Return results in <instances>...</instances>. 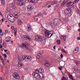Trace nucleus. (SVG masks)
Here are the masks:
<instances>
[{"label": "nucleus", "instance_id": "f257e3e1", "mask_svg": "<svg viewBox=\"0 0 80 80\" xmlns=\"http://www.w3.org/2000/svg\"><path fill=\"white\" fill-rule=\"evenodd\" d=\"M18 58L20 61H23L25 60L26 61H28L32 59V58L30 56H23L22 57L19 56Z\"/></svg>", "mask_w": 80, "mask_h": 80}, {"label": "nucleus", "instance_id": "f03ea898", "mask_svg": "<svg viewBox=\"0 0 80 80\" xmlns=\"http://www.w3.org/2000/svg\"><path fill=\"white\" fill-rule=\"evenodd\" d=\"M35 37V40L38 42H41L43 45L45 44V40L43 39V38L42 37L39 36H36Z\"/></svg>", "mask_w": 80, "mask_h": 80}, {"label": "nucleus", "instance_id": "7ed1b4c3", "mask_svg": "<svg viewBox=\"0 0 80 80\" xmlns=\"http://www.w3.org/2000/svg\"><path fill=\"white\" fill-rule=\"evenodd\" d=\"M65 14L68 15V17H70L72 15V12H71V9L69 8L66 9L64 12Z\"/></svg>", "mask_w": 80, "mask_h": 80}, {"label": "nucleus", "instance_id": "20e7f679", "mask_svg": "<svg viewBox=\"0 0 80 80\" xmlns=\"http://www.w3.org/2000/svg\"><path fill=\"white\" fill-rule=\"evenodd\" d=\"M60 21L58 18H54L53 20L54 24H55L56 25H58L60 24Z\"/></svg>", "mask_w": 80, "mask_h": 80}, {"label": "nucleus", "instance_id": "39448f33", "mask_svg": "<svg viewBox=\"0 0 80 80\" xmlns=\"http://www.w3.org/2000/svg\"><path fill=\"white\" fill-rule=\"evenodd\" d=\"M36 78H37V79H40L41 78L42 80L43 79V78H44V77L45 76L42 74V78H41V76L39 74H36V76H34Z\"/></svg>", "mask_w": 80, "mask_h": 80}, {"label": "nucleus", "instance_id": "423d86ee", "mask_svg": "<svg viewBox=\"0 0 80 80\" xmlns=\"http://www.w3.org/2000/svg\"><path fill=\"white\" fill-rule=\"evenodd\" d=\"M39 73H40L39 70L38 69H37L33 71L32 75L33 76H36V75H37V74H38Z\"/></svg>", "mask_w": 80, "mask_h": 80}, {"label": "nucleus", "instance_id": "0eeeda50", "mask_svg": "<svg viewBox=\"0 0 80 80\" xmlns=\"http://www.w3.org/2000/svg\"><path fill=\"white\" fill-rule=\"evenodd\" d=\"M13 76L16 79H20V76L18 75L17 73H14Z\"/></svg>", "mask_w": 80, "mask_h": 80}, {"label": "nucleus", "instance_id": "6e6552de", "mask_svg": "<svg viewBox=\"0 0 80 80\" xmlns=\"http://www.w3.org/2000/svg\"><path fill=\"white\" fill-rule=\"evenodd\" d=\"M45 35H46L47 37H48L49 38V36L50 35H51V32L47 30H46L44 31Z\"/></svg>", "mask_w": 80, "mask_h": 80}, {"label": "nucleus", "instance_id": "1a4fd4ad", "mask_svg": "<svg viewBox=\"0 0 80 80\" xmlns=\"http://www.w3.org/2000/svg\"><path fill=\"white\" fill-rule=\"evenodd\" d=\"M73 4H74V2H72V1H71L67 3V5L68 7H72Z\"/></svg>", "mask_w": 80, "mask_h": 80}, {"label": "nucleus", "instance_id": "9d476101", "mask_svg": "<svg viewBox=\"0 0 80 80\" xmlns=\"http://www.w3.org/2000/svg\"><path fill=\"white\" fill-rule=\"evenodd\" d=\"M33 8V5L30 4L29 5V7L28 8V11H31V10H32Z\"/></svg>", "mask_w": 80, "mask_h": 80}, {"label": "nucleus", "instance_id": "9b49d317", "mask_svg": "<svg viewBox=\"0 0 80 80\" xmlns=\"http://www.w3.org/2000/svg\"><path fill=\"white\" fill-rule=\"evenodd\" d=\"M8 19V20H10L11 18H12L13 17V14L9 13L8 14L7 16Z\"/></svg>", "mask_w": 80, "mask_h": 80}, {"label": "nucleus", "instance_id": "f8f14e48", "mask_svg": "<svg viewBox=\"0 0 80 80\" xmlns=\"http://www.w3.org/2000/svg\"><path fill=\"white\" fill-rule=\"evenodd\" d=\"M74 72H77V73H78L79 72V69L77 68V66H75L73 68Z\"/></svg>", "mask_w": 80, "mask_h": 80}, {"label": "nucleus", "instance_id": "ddd939ff", "mask_svg": "<svg viewBox=\"0 0 80 80\" xmlns=\"http://www.w3.org/2000/svg\"><path fill=\"white\" fill-rule=\"evenodd\" d=\"M24 65L23 64L21 63V62H19L18 63V66L19 68H20V69H21L22 68V67Z\"/></svg>", "mask_w": 80, "mask_h": 80}, {"label": "nucleus", "instance_id": "4468645a", "mask_svg": "<svg viewBox=\"0 0 80 80\" xmlns=\"http://www.w3.org/2000/svg\"><path fill=\"white\" fill-rule=\"evenodd\" d=\"M79 48L78 47H77L75 48L74 50L72 51L73 53H77L78 52V49Z\"/></svg>", "mask_w": 80, "mask_h": 80}, {"label": "nucleus", "instance_id": "2eb2a0df", "mask_svg": "<svg viewBox=\"0 0 80 80\" xmlns=\"http://www.w3.org/2000/svg\"><path fill=\"white\" fill-rule=\"evenodd\" d=\"M23 38L24 39V40H27L28 39V40H29L30 41L31 40V39H30V37H29L28 36H27V35L24 36H23Z\"/></svg>", "mask_w": 80, "mask_h": 80}, {"label": "nucleus", "instance_id": "dca6fc26", "mask_svg": "<svg viewBox=\"0 0 80 80\" xmlns=\"http://www.w3.org/2000/svg\"><path fill=\"white\" fill-rule=\"evenodd\" d=\"M16 18H14L13 17L12 18H11L10 19H9L8 20L11 22L12 23H14V22H15V20H16Z\"/></svg>", "mask_w": 80, "mask_h": 80}, {"label": "nucleus", "instance_id": "f3484780", "mask_svg": "<svg viewBox=\"0 0 80 80\" xmlns=\"http://www.w3.org/2000/svg\"><path fill=\"white\" fill-rule=\"evenodd\" d=\"M27 29L28 32L30 31V30H32V28H31V26H30V25L29 24L27 26Z\"/></svg>", "mask_w": 80, "mask_h": 80}, {"label": "nucleus", "instance_id": "a211bd4d", "mask_svg": "<svg viewBox=\"0 0 80 80\" xmlns=\"http://www.w3.org/2000/svg\"><path fill=\"white\" fill-rule=\"evenodd\" d=\"M22 47L26 48H28L29 47V46L28 45L23 43L22 44Z\"/></svg>", "mask_w": 80, "mask_h": 80}, {"label": "nucleus", "instance_id": "6ab92c4d", "mask_svg": "<svg viewBox=\"0 0 80 80\" xmlns=\"http://www.w3.org/2000/svg\"><path fill=\"white\" fill-rule=\"evenodd\" d=\"M66 36H62L61 37V39H62V40H63V41H64V42H65L66 41Z\"/></svg>", "mask_w": 80, "mask_h": 80}, {"label": "nucleus", "instance_id": "aec40b11", "mask_svg": "<svg viewBox=\"0 0 80 80\" xmlns=\"http://www.w3.org/2000/svg\"><path fill=\"white\" fill-rule=\"evenodd\" d=\"M38 69L39 72L41 73H43L44 72V70L42 68H39Z\"/></svg>", "mask_w": 80, "mask_h": 80}, {"label": "nucleus", "instance_id": "412c9836", "mask_svg": "<svg viewBox=\"0 0 80 80\" xmlns=\"http://www.w3.org/2000/svg\"><path fill=\"white\" fill-rule=\"evenodd\" d=\"M42 53H38V55H37V58H38V59L40 58H41V57H42Z\"/></svg>", "mask_w": 80, "mask_h": 80}, {"label": "nucleus", "instance_id": "4be33fe9", "mask_svg": "<svg viewBox=\"0 0 80 80\" xmlns=\"http://www.w3.org/2000/svg\"><path fill=\"white\" fill-rule=\"evenodd\" d=\"M18 25H22V22L21 21V20L20 19H18Z\"/></svg>", "mask_w": 80, "mask_h": 80}, {"label": "nucleus", "instance_id": "5701e85b", "mask_svg": "<svg viewBox=\"0 0 80 80\" xmlns=\"http://www.w3.org/2000/svg\"><path fill=\"white\" fill-rule=\"evenodd\" d=\"M57 3H58V2L57 1H53L52 2L51 5H55V4H57Z\"/></svg>", "mask_w": 80, "mask_h": 80}, {"label": "nucleus", "instance_id": "b1692460", "mask_svg": "<svg viewBox=\"0 0 80 80\" xmlns=\"http://www.w3.org/2000/svg\"><path fill=\"white\" fill-rule=\"evenodd\" d=\"M14 14L15 15V18H16V19L18 18V16H17V15H18V13L17 12H15L14 13Z\"/></svg>", "mask_w": 80, "mask_h": 80}, {"label": "nucleus", "instance_id": "393cba45", "mask_svg": "<svg viewBox=\"0 0 80 80\" xmlns=\"http://www.w3.org/2000/svg\"><path fill=\"white\" fill-rule=\"evenodd\" d=\"M45 65L46 67H49L50 66V64L49 63H48V62L46 64H45Z\"/></svg>", "mask_w": 80, "mask_h": 80}, {"label": "nucleus", "instance_id": "a878e982", "mask_svg": "<svg viewBox=\"0 0 80 80\" xmlns=\"http://www.w3.org/2000/svg\"><path fill=\"white\" fill-rule=\"evenodd\" d=\"M5 0H2V5H5Z\"/></svg>", "mask_w": 80, "mask_h": 80}, {"label": "nucleus", "instance_id": "bb28decb", "mask_svg": "<svg viewBox=\"0 0 80 80\" xmlns=\"http://www.w3.org/2000/svg\"><path fill=\"white\" fill-rule=\"evenodd\" d=\"M68 75L70 78H71V80H73V77H72V75L70 74V73H69Z\"/></svg>", "mask_w": 80, "mask_h": 80}, {"label": "nucleus", "instance_id": "cd10ccee", "mask_svg": "<svg viewBox=\"0 0 80 80\" xmlns=\"http://www.w3.org/2000/svg\"><path fill=\"white\" fill-rule=\"evenodd\" d=\"M61 80H68V78H67L65 77H63Z\"/></svg>", "mask_w": 80, "mask_h": 80}, {"label": "nucleus", "instance_id": "c85d7f7f", "mask_svg": "<svg viewBox=\"0 0 80 80\" xmlns=\"http://www.w3.org/2000/svg\"><path fill=\"white\" fill-rule=\"evenodd\" d=\"M47 62H48V61H46V60H44V61L42 62L44 64V65H45V64H46V63H47Z\"/></svg>", "mask_w": 80, "mask_h": 80}, {"label": "nucleus", "instance_id": "c756f323", "mask_svg": "<svg viewBox=\"0 0 80 80\" xmlns=\"http://www.w3.org/2000/svg\"><path fill=\"white\" fill-rule=\"evenodd\" d=\"M57 42L58 44V45L60 44V40H57Z\"/></svg>", "mask_w": 80, "mask_h": 80}, {"label": "nucleus", "instance_id": "7c9ffc66", "mask_svg": "<svg viewBox=\"0 0 80 80\" xmlns=\"http://www.w3.org/2000/svg\"><path fill=\"white\" fill-rule=\"evenodd\" d=\"M17 4L18 6H20V5H22V2H18L17 3Z\"/></svg>", "mask_w": 80, "mask_h": 80}, {"label": "nucleus", "instance_id": "2f4dec72", "mask_svg": "<svg viewBox=\"0 0 80 80\" xmlns=\"http://www.w3.org/2000/svg\"><path fill=\"white\" fill-rule=\"evenodd\" d=\"M40 15L41 17H42L43 15L42 14H41V13H39L38 14L36 15V16L38 17V16H40Z\"/></svg>", "mask_w": 80, "mask_h": 80}, {"label": "nucleus", "instance_id": "473e14b6", "mask_svg": "<svg viewBox=\"0 0 80 80\" xmlns=\"http://www.w3.org/2000/svg\"><path fill=\"white\" fill-rule=\"evenodd\" d=\"M7 43L5 42H4L2 44V46L3 47H6V44Z\"/></svg>", "mask_w": 80, "mask_h": 80}, {"label": "nucleus", "instance_id": "72a5a7b5", "mask_svg": "<svg viewBox=\"0 0 80 80\" xmlns=\"http://www.w3.org/2000/svg\"><path fill=\"white\" fill-rule=\"evenodd\" d=\"M68 30H72V27L70 26H68Z\"/></svg>", "mask_w": 80, "mask_h": 80}, {"label": "nucleus", "instance_id": "f704fd0d", "mask_svg": "<svg viewBox=\"0 0 80 80\" xmlns=\"http://www.w3.org/2000/svg\"><path fill=\"white\" fill-rule=\"evenodd\" d=\"M61 59V58H60V57H58V59L57 60L58 62H60V61Z\"/></svg>", "mask_w": 80, "mask_h": 80}, {"label": "nucleus", "instance_id": "c9c22d12", "mask_svg": "<svg viewBox=\"0 0 80 80\" xmlns=\"http://www.w3.org/2000/svg\"><path fill=\"white\" fill-rule=\"evenodd\" d=\"M61 50L63 52H64V53H67V52H66L65 51V50L63 49H61Z\"/></svg>", "mask_w": 80, "mask_h": 80}, {"label": "nucleus", "instance_id": "e433bc0d", "mask_svg": "<svg viewBox=\"0 0 80 80\" xmlns=\"http://www.w3.org/2000/svg\"><path fill=\"white\" fill-rule=\"evenodd\" d=\"M54 34V33H52L51 34H50L49 36V38H50L52 36H53V34Z\"/></svg>", "mask_w": 80, "mask_h": 80}, {"label": "nucleus", "instance_id": "4c0bfd02", "mask_svg": "<svg viewBox=\"0 0 80 80\" xmlns=\"http://www.w3.org/2000/svg\"><path fill=\"white\" fill-rule=\"evenodd\" d=\"M78 2V0H75L74 1L72 2L73 3H74V4H75V3H77Z\"/></svg>", "mask_w": 80, "mask_h": 80}, {"label": "nucleus", "instance_id": "58836bf2", "mask_svg": "<svg viewBox=\"0 0 80 80\" xmlns=\"http://www.w3.org/2000/svg\"><path fill=\"white\" fill-rule=\"evenodd\" d=\"M58 68L59 70H62V67L61 66L59 67Z\"/></svg>", "mask_w": 80, "mask_h": 80}, {"label": "nucleus", "instance_id": "ea45409f", "mask_svg": "<svg viewBox=\"0 0 80 80\" xmlns=\"http://www.w3.org/2000/svg\"><path fill=\"white\" fill-rule=\"evenodd\" d=\"M2 61L3 64L4 65H5V61H4V59H2Z\"/></svg>", "mask_w": 80, "mask_h": 80}, {"label": "nucleus", "instance_id": "a19ab883", "mask_svg": "<svg viewBox=\"0 0 80 80\" xmlns=\"http://www.w3.org/2000/svg\"><path fill=\"white\" fill-rule=\"evenodd\" d=\"M65 3L64 2H63L62 4H61V6H63V5H65Z\"/></svg>", "mask_w": 80, "mask_h": 80}, {"label": "nucleus", "instance_id": "79ce46f5", "mask_svg": "<svg viewBox=\"0 0 80 80\" xmlns=\"http://www.w3.org/2000/svg\"><path fill=\"white\" fill-rule=\"evenodd\" d=\"M6 53L7 55H9V54H10V52H9L8 51H7V52H6Z\"/></svg>", "mask_w": 80, "mask_h": 80}, {"label": "nucleus", "instance_id": "37998d69", "mask_svg": "<svg viewBox=\"0 0 80 80\" xmlns=\"http://www.w3.org/2000/svg\"><path fill=\"white\" fill-rule=\"evenodd\" d=\"M68 0H65L64 2V3H67V2H68Z\"/></svg>", "mask_w": 80, "mask_h": 80}, {"label": "nucleus", "instance_id": "c03bdc74", "mask_svg": "<svg viewBox=\"0 0 80 80\" xmlns=\"http://www.w3.org/2000/svg\"><path fill=\"white\" fill-rule=\"evenodd\" d=\"M3 56H4L5 58H7V55L6 54H3Z\"/></svg>", "mask_w": 80, "mask_h": 80}, {"label": "nucleus", "instance_id": "a18cd8bd", "mask_svg": "<svg viewBox=\"0 0 80 80\" xmlns=\"http://www.w3.org/2000/svg\"><path fill=\"white\" fill-rule=\"evenodd\" d=\"M12 7H13V8H14V7H15V4H13L12 5Z\"/></svg>", "mask_w": 80, "mask_h": 80}, {"label": "nucleus", "instance_id": "49530a36", "mask_svg": "<svg viewBox=\"0 0 80 80\" xmlns=\"http://www.w3.org/2000/svg\"><path fill=\"white\" fill-rule=\"evenodd\" d=\"M63 54H61V58H63Z\"/></svg>", "mask_w": 80, "mask_h": 80}, {"label": "nucleus", "instance_id": "de8ad7c7", "mask_svg": "<svg viewBox=\"0 0 80 80\" xmlns=\"http://www.w3.org/2000/svg\"><path fill=\"white\" fill-rule=\"evenodd\" d=\"M5 32L6 33H8V30H5Z\"/></svg>", "mask_w": 80, "mask_h": 80}, {"label": "nucleus", "instance_id": "09e8293b", "mask_svg": "<svg viewBox=\"0 0 80 80\" xmlns=\"http://www.w3.org/2000/svg\"><path fill=\"white\" fill-rule=\"evenodd\" d=\"M14 35H15V37H17V32H14Z\"/></svg>", "mask_w": 80, "mask_h": 80}, {"label": "nucleus", "instance_id": "8fccbe9b", "mask_svg": "<svg viewBox=\"0 0 80 80\" xmlns=\"http://www.w3.org/2000/svg\"><path fill=\"white\" fill-rule=\"evenodd\" d=\"M25 5V3L23 2H22L21 4V5Z\"/></svg>", "mask_w": 80, "mask_h": 80}, {"label": "nucleus", "instance_id": "3c124183", "mask_svg": "<svg viewBox=\"0 0 80 80\" xmlns=\"http://www.w3.org/2000/svg\"><path fill=\"white\" fill-rule=\"evenodd\" d=\"M56 7L58 8L59 7V4H57L56 6Z\"/></svg>", "mask_w": 80, "mask_h": 80}, {"label": "nucleus", "instance_id": "603ef678", "mask_svg": "<svg viewBox=\"0 0 80 80\" xmlns=\"http://www.w3.org/2000/svg\"><path fill=\"white\" fill-rule=\"evenodd\" d=\"M11 28H12V30H14V27L13 26H12L11 27Z\"/></svg>", "mask_w": 80, "mask_h": 80}, {"label": "nucleus", "instance_id": "864d4df0", "mask_svg": "<svg viewBox=\"0 0 80 80\" xmlns=\"http://www.w3.org/2000/svg\"><path fill=\"white\" fill-rule=\"evenodd\" d=\"M0 15L2 17H3V15H2V13H1V12H0Z\"/></svg>", "mask_w": 80, "mask_h": 80}, {"label": "nucleus", "instance_id": "5fc2aeb1", "mask_svg": "<svg viewBox=\"0 0 80 80\" xmlns=\"http://www.w3.org/2000/svg\"><path fill=\"white\" fill-rule=\"evenodd\" d=\"M17 32V28H15V30H14V32Z\"/></svg>", "mask_w": 80, "mask_h": 80}, {"label": "nucleus", "instance_id": "6e6d98bb", "mask_svg": "<svg viewBox=\"0 0 80 80\" xmlns=\"http://www.w3.org/2000/svg\"><path fill=\"white\" fill-rule=\"evenodd\" d=\"M30 2H31V3H34V2L33 1V0H31L30 1Z\"/></svg>", "mask_w": 80, "mask_h": 80}, {"label": "nucleus", "instance_id": "4d7b16f0", "mask_svg": "<svg viewBox=\"0 0 80 80\" xmlns=\"http://www.w3.org/2000/svg\"><path fill=\"white\" fill-rule=\"evenodd\" d=\"M0 58H1V60H3V58H2V56H0Z\"/></svg>", "mask_w": 80, "mask_h": 80}, {"label": "nucleus", "instance_id": "13d9d810", "mask_svg": "<svg viewBox=\"0 0 80 80\" xmlns=\"http://www.w3.org/2000/svg\"><path fill=\"white\" fill-rule=\"evenodd\" d=\"M10 41L9 40H7L6 41V42H10Z\"/></svg>", "mask_w": 80, "mask_h": 80}, {"label": "nucleus", "instance_id": "bf43d9fd", "mask_svg": "<svg viewBox=\"0 0 80 80\" xmlns=\"http://www.w3.org/2000/svg\"><path fill=\"white\" fill-rule=\"evenodd\" d=\"M11 43H12V44H13V41H11Z\"/></svg>", "mask_w": 80, "mask_h": 80}, {"label": "nucleus", "instance_id": "052dcab7", "mask_svg": "<svg viewBox=\"0 0 80 80\" xmlns=\"http://www.w3.org/2000/svg\"><path fill=\"white\" fill-rule=\"evenodd\" d=\"M53 48L54 49V50H55L56 49V47L55 46H54Z\"/></svg>", "mask_w": 80, "mask_h": 80}, {"label": "nucleus", "instance_id": "680f3d73", "mask_svg": "<svg viewBox=\"0 0 80 80\" xmlns=\"http://www.w3.org/2000/svg\"><path fill=\"white\" fill-rule=\"evenodd\" d=\"M0 32L2 33V29H0Z\"/></svg>", "mask_w": 80, "mask_h": 80}, {"label": "nucleus", "instance_id": "e2e57ef3", "mask_svg": "<svg viewBox=\"0 0 80 80\" xmlns=\"http://www.w3.org/2000/svg\"><path fill=\"white\" fill-rule=\"evenodd\" d=\"M2 48V45H0V48Z\"/></svg>", "mask_w": 80, "mask_h": 80}, {"label": "nucleus", "instance_id": "0e129e2a", "mask_svg": "<svg viewBox=\"0 0 80 80\" xmlns=\"http://www.w3.org/2000/svg\"><path fill=\"white\" fill-rule=\"evenodd\" d=\"M44 15H47V13L46 12H44Z\"/></svg>", "mask_w": 80, "mask_h": 80}, {"label": "nucleus", "instance_id": "69168bd1", "mask_svg": "<svg viewBox=\"0 0 80 80\" xmlns=\"http://www.w3.org/2000/svg\"><path fill=\"white\" fill-rule=\"evenodd\" d=\"M78 40H80V37H78V38H77Z\"/></svg>", "mask_w": 80, "mask_h": 80}, {"label": "nucleus", "instance_id": "338daca9", "mask_svg": "<svg viewBox=\"0 0 80 80\" xmlns=\"http://www.w3.org/2000/svg\"><path fill=\"white\" fill-rule=\"evenodd\" d=\"M75 63L76 64H78V61L76 62Z\"/></svg>", "mask_w": 80, "mask_h": 80}, {"label": "nucleus", "instance_id": "774afa93", "mask_svg": "<svg viewBox=\"0 0 80 80\" xmlns=\"http://www.w3.org/2000/svg\"><path fill=\"white\" fill-rule=\"evenodd\" d=\"M50 7H51V5H48V8H50Z\"/></svg>", "mask_w": 80, "mask_h": 80}]
</instances>
